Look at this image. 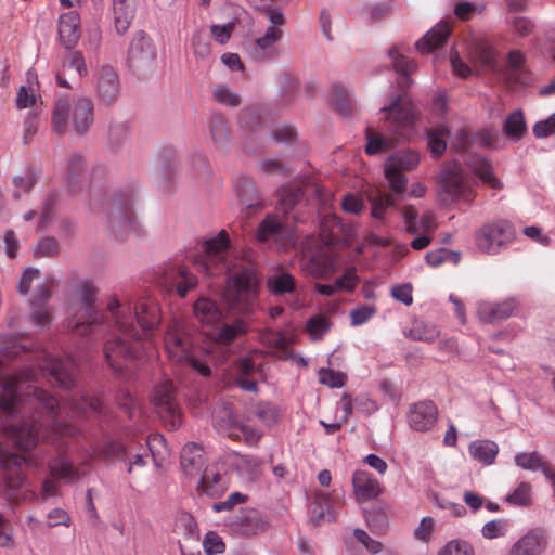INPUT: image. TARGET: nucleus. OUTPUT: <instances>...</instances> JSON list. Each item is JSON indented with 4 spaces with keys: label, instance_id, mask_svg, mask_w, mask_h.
<instances>
[{
    "label": "nucleus",
    "instance_id": "774afa93",
    "mask_svg": "<svg viewBox=\"0 0 555 555\" xmlns=\"http://www.w3.org/2000/svg\"><path fill=\"white\" fill-rule=\"evenodd\" d=\"M438 555H474V550L465 541L452 540L444 545Z\"/></svg>",
    "mask_w": 555,
    "mask_h": 555
},
{
    "label": "nucleus",
    "instance_id": "473e14b6",
    "mask_svg": "<svg viewBox=\"0 0 555 555\" xmlns=\"http://www.w3.org/2000/svg\"><path fill=\"white\" fill-rule=\"evenodd\" d=\"M248 414L258 418L264 426L278 424L282 417V410L270 401H259L248 409Z\"/></svg>",
    "mask_w": 555,
    "mask_h": 555
},
{
    "label": "nucleus",
    "instance_id": "f03ea898",
    "mask_svg": "<svg viewBox=\"0 0 555 555\" xmlns=\"http://www.w3.org/2000/svg\"><path fill=\"white\" fill-rule=\"evenodd\" d=\"M106 312L112 319V326L103 352L111 369L121 373L126 361L143 354L144 343L152 338L160 324V307L151 296L140 298L133 307L128 298L111 296Z\"/></svg>",
    "mask_w": 555,
    "mask_h": 555
},
{
    "label": "nucleus",
    "instance_id": "2eb2a0df",
    "mask_svg": "<svg viewBox=\"0 0 555 555\" xmlns=\"http://www.w3.org/2000/svg\"><path fill=\"white\" fill-rule=\"evenodd\" d=\"M256 237L259 242H274L280 247L293 244V230L279 215L269 214L259 223Z\"/></svg>",
    "mask_w": 555,
    "mask_h": 555
},
{
    "label": "nucleus",
    "instance_id": "e433bc0d",
    "mask_svg": "<svg viewBox=\"0 0 555 555\" xmlns=\"http://www.w3.org/2000/svg\"><path fill=\"white\" fill-rule=\"evenodd\" d=\"M234 189L242 205H244L247 208L260 206L258 190L254 181L249 177H240L235 181Z\"/></svg>",
    "mask_w": 555,
    "mask_h": 555
},
{
    "label": "nucleus",
    "instance_id": "603ef678",
    "mask_svg": "<svg viewBox=\"0 0 555 555\" xmlns=\"http://www.w3.org/2000/svg\"><path fill=\"white\" fill-rule=\"evenodd\" d=\"M475 59L487 70H496V53L492 47L480 42L476 47Z\"/></svg>",
    "mask_w": 555,
    "mask_h": 555
},
{
    "label": "nucleus",
    "instance_id": "f8f14e48",
    "mask_svg": "<svg viewBox=\"0 0 555 555\" xmlns=\"http://www.w3.org/2000/svg\"><path fill=\"white\" fill-rule=\"evenodd\" d=\"M152 402L160 418L170 429L175 430L181 425L182 415L176 401V390L171 380H164L155 386Z\"/></svg>",
    "mask_w": 555,
    "mask_h": 555
},
{
    "label": "nucleus",
    "instance_id": "09e8293b",
    "mask_svg": "<svg viewBox=\"0 0 555 555\" xmlns=\"http://www.w3.org/2000/svg\"><path fill=\"white\" fill-rule=\"evenodd\" d=\"M83 156L78 153H74L73 155H70L67 162L66 169V180L69 186L75 188L79 183L81 177L83 176Z\"/></svg>",
    "mask_w": 555,
    "mask_h": 555
},
{
    "label": "nucleus",
    "instance_id": "2f4dec72",
    "mask_svg": "<svg viewBox=\"0 0 555 555\" xmlns=\"http://www.w3.org/2000/svg\"><path fill=\"white\" fill-rule=\"evenodd\" d=\"M248 326L244 319L237 318L232 323L221 325L212 335L214 341L222 347L231 345L237 337L247 334Z\"/></svg>",
    "mask_w": 555,
    "mask_h": 555
},
{
    "label": "nucleus",
    "instance_id": "13d9d810",
    "mask_svg": "<svg viewBox=\"0 0 555 555\" xmlns=\"http://www.w3.org/2000/svg\"><path fill=\"white\" fill-rule=\"evenodd\" d=\"M60 253V246L57 241L52 236H46L38 241L34 247V256L36 258H52L57 256Z\"/></svg>",
    "mask_w": 555,
    "mask_h": 555
},
{
    "label": "nucleus",
    "instance_id": "680f3d73",
    "mask_svg": "<svg viewBox=\"0 0 555 555\" xmlns=\"http://www.w3.org/2000/svg\"><path fill=\"white\" fill-rule=\"evenodd\" d=\"M509 521L507 519H495L486 522L481 528L482 537L492 540L504 537L508 530Z\"/></svg>",
    "mask_w": 555,
    "mask_h": 555
},
{
    "label": "nucleus",
    "instance_id": "c756f323",
    "mask_svg": "<svg viewBox=\"0 0 555 555\" xmlns=\"http://www.w3.org/2000/svg\"><path fill=\"white\" fill-rule=\"evenodd\" d=\"M545 548V539L539 531H529L511 548L508 555H541Z\"/></svg>",
    "mask_w": 555,
    "mask_h": 555
},
{
    "label": "nucleus",
    "instance_id": "423d86ee",
    "mask_svg": "<svg viewBox=\"0 0 555 555\" xmlns=\"http://www.w3.org/2000/svg\"><path fill=\"white\" fill-rule=\"evenodd\" d=\"M386 114L389 135L383 137L367 127L365 129L366 146L369 155L386 152L396 146L397 142L405 137V132L413 124V108L404 94L396 96L388 105L380 108Z\"/></svg>",
    "mask_w": 555,
    "mask_h": 555
},
{
    "label": "nucleus",
    "instance_id": "dca6fc26",
    "mask_svg": "<svg viewBox=\"0 0 555 555\" xmlns=\"http://www.w3.org/2000/svg\"><path fill=\"white\" fill-rule=\"evenodd\" d=\"M94 80L100 104L113 106L120 93V80L116 69L111 65H102L94 74Z\"/></svg>",
    "mask_w": 555,
    "mask_h": 555
},
{
    "label": "nucleus",
    "instance_id": "ea45409f",
    "mask_svg": "<svg viewBox=\"0 0 555 555\" xmlns=\"http://www.w3.org/2000/svg\"><path fill=\"white\" fill-rule=\"evenodd\" d=\"M51 477L55 479H64L66 481H74L78 478V472L73 463L63 456H57L49 464Z\"/></svg>",
    "mask_w": 555,
    "mask_h": 555
},
{
    "label": "nucleus",
    "instance_id": "de8ad7c7",
    "mask_svg": "<svg viewBox=\"0 0 555 555\" xmlns=\"http://www.w3.org/2000/svg\"><path fill=\"white\" fill-rule=\"evenodd\" d=\"M280 206L284 214L291 210L304 197L302 189L298 185H287L279 191Z\"/></svg>",
    "mask_w": 555,
    "mask_h": 555
},
{
    "label": "nucleus",
    "instance_id": "f704fd0d",
    "mask_svg": "<svg viewBox=\"0 0 555 555\" xmlns=\"http://www.w3.org/2000/svg\"><path fill=\"white\" fill-rule=\"evenodd\" d=\"M193 311L198 321L208 325L218 323L222 318L219 306L214 300L205 297H201L194 302Z\"/></svg>",
    "mask_w": 555,
    "mask_h": 555
},
{
    "label": "nucleus",
    "instance_id": "4be33fe9",
    "mask_svg": "<svg viewBox=\"0 0 555 555\" xmlns=\"http://www.w3.org/2000/svg\"><path fill=\"white\" fill-rule=\"evenodd\" d=\"M352 486L356 499L359 502L372 500L380 493L379 482L366 470H356L353 473Z\"/></svg>",
    "mask_w": 555,
    "mask_h": 555
},
{
    "label": "nucleus",
    "instance_id": "69168bd1",
    "mask_svg": "<svg viewBox=\"0 0 555 555\" xmlns=\"http://www.w3.org/2000/svg\"><path fill=\"white\" fill-rule=\"evenodd\" d=\"M130 133L128 121H117L109 125L108 137L113 145H119L126 141Z\"/></svg>",
    "mask_w": 555,
    "mask_h": 555
},
{
    "label": "nucleus",
    "instance_id": "f257e3e1",
    "mask_svg": "<svg viewBox=\"0 0 555 555\" xmlns=\"http://www.w3.org/2000/svg\"><path fill=\"white\" fill-rule=\"evenodd\" d=\"M39 374L49 383L63 389L76 384V364L73 358L56 357L40 351L35 363L13 375L3 371L0 363V412L5 413L11 438L22 450H30L40 439H57L76 431L68 420L76 415L104 414L99 398L81 396L59 402L52 395L37 386Z\"/></svg>",
    "mask_w": 555,
    "mask_h": 555
},
{
    "label": "nucleus",
    "instance_id": "4468645a",
    "mask_svg": "<svg viewBox=\"0 0 555 555\" xmlns=\"http://www.w3.org/2000/svg\"><path fill=\"white\" fill-rule=\"evenodd\" d=\"M31 464V459L18 455L0 443V469L9 490L17 491L26 485L24 466Z\"/></svg>",
    "mask_w": 555,
    "mask_h": 555
},
{
    "label": "nucleus",
    "instance_id": "37998d69",
    "mask_svg": "<svg viewBox=\"0 0 555 555\" xmlns=\"http://www.w3.org/2000/svg\"><path fill=\"white\" fill-rule=\"evenodd\" d=\"M306 268L312 275L322 278L333 272L334 259L328 255H313L308 260Z\"/></svg>",
    "mask_w": 555,
    "mask_h": 555
},
{
    "label": "nucleus",
    "instance_id": "58836bf2",
    "mask_svg": "<svg viewBox=\"0 0 555 555\" xmlns=\"http://www.w3.org/2000/svg\"><path fill=\"white\" fill-rule=\"evenodd\" d=\"M515 464L526 470H541L544 476H548L551 474L552 466L547 465L542 456L537 452H519L514 457Z\"/></svg>",
    "mask_w": 555,
    "mask_h": 555
},
{
    "label": "nucleus",
    "instance_id": "4c0bfd02",
    "mask_svg": "<svg viewBox=\"0 0 555 555\" xmlns=\"http://www.w3.org/2000/svg\"><path fill=\"white\" fill-rule=\"evenodd\" d=\"M309 519L311 522L318 525L322 520L328 522L336 520V512L334 506L328 501L327 496L319 495L309 506Z\"/></svg>",
    "mask_w": 555,
    "mask_h": 555
},
{
    "label": "nucleus",
    "instance_id": "6ab92c4d",
    "mask_svg": "<svg viewBox=\"0 0 555 555\" xmlns=\"http://www.w3.org/2000/svg\"><path fill=\"white\" fill-rule=\"evenodd\" d=\"M437 415L438 410L433 401H420L410 406L408 423L416 431H427L436 424Z\"/></svg>",
    "mask_w": 555,
    "mask_h": 555
},
{
    "label": "nucleus",
    "instance_id": "7ed1b4c3",
    "mask_svg": "<svg viewBox=\"0 0 555 555\" xmlns=\"http://www.w3.org/2000/svg\"><path fill=\"white\" fill-rule=\"evenodd\" d=\"M229 237L225 230L202 244L201 253L195 257L194 264L207 275L229 274L225 299L233 314L246 315L253 310L256 297V275L253 269L243 268L231 273V261L227 259Z\"/></svg>",
    "mask_w": 555,
    "mask_h": 555
},
{
    "label": "nucleus",
    "instance_id": "f3484780",
    "mask_svg": "<svg viewBox=\"0 0 555 555\" xmlns=\"http://www.w3.org/2000/svg\"><path fill=\"white\" fill-rule=\"evenodd\" d=\"M160 283L167 293L185 297L197 285V278L185 266L168 264L164 269Z\"/></svg>",
    "mask_w": 555,
    "mask_h": 555
},
{
    "label": "nucleus",
    "instance_id": "c9c22d12",
    "mask_svg": "<svg viewBox=\"0 0 555 555\" xmlns=\"http://www.w3.org/2000/svg\"><path fill=\"white\" fill-rule=\"evenodd\" d=\"M198 488L210 498H218L227 490L224 476L206 468L198 482Z\"/></svg>",
    "mask_w": 555,
    "mask_h": 555
},
{
    "label": "nucleus",
    "instance_id": "393cba45",
    "mask_svg": "<svg viewBox=\"0 0 555 555\" xmlns=\"http://www.w3.org/2000/svg\"><path fill=\"white\" fill-rule=\"evenodd\" d=\"M80 17L76 11L64 13L59 18V37L66 49H72L80 38Z\"/></svg>",
    "mask_w": 555,
    "mask_h": 555
},
{
    "label": "nucleus",
    "instance_id": "bb28decb",
    "mask_svg": "<svg viewBox=\"0 0 555 555\" xmlns=\"http://www.w3.org/2000/svg\"><path fill=\"white\" fill-rule=\"evenodd\" d=\"M516 309L514 299H506L502 302H480L478 315L486 323H494L509 318Z\"/></svg>",
    "mask_w": 555,
    "mask_h": 555
},
{
    "label": "nucleus",
    "instance_id": "c03bdc74",
    "mask_svg": "<svg viewBox=\"0 0 555 555\" xmlns=\"http://www.w3.org/2000/svg\"><path fill=\"white\" fill-rule=\"evenodd\" d=\"M270 292L275 295L291 294L296 288V282L292 274L281 273L268 281Z\"/></svg>",
    "mask_w": 555,
    "mask_h": 555
},
{
    "label": "nucleus",
    "instance_id": "79ce46f5",
    "mask_svg": "<svg viewBox=\"0 0 555 555\" xmlns=\"http://www.w3.org/2000/svg\"><path fill=\"white\" fill-rule=\"evenodd\" d=\"M503 129L508 138L519 141L527 130L522 112L515 111L509 114L504 121Z\"/></svg>",
    "mask_w": 555,
    "mask_h": 555
},
{
    "label": "nucleus",
    "instance_id": "0e129e2a",
    "mask_svg": "<svg viewBox=\"0 0 555 555\" xmlns=\"http://www.w3.org/2000/svg\"><path fill=\"white\" fill-rule=\"evenodd\" d=\"M214 98L217 102L228 106H238L241 98L238 94L232 92L229 87L224 85H217L212 89Z\"/></svg>",
    "mask_w": 555,
    "mask_h": 555
},
{
    "label": "nucleus",
    "instance_id": "bf43d9fd",
    "mask_svg": "<svg viewBox=\"0 0 555 555\" xmlns=\"http://www.w3.org/2000/svg\"><path fill=\"white\" fill-rule=\"evenodd\" d=\"M280 93L284 96H293L299 89V79L289 72H281L276 77Z\"/></svg>",
    "mask_w": 555,
    "mask_h": 555
},
{
    "label": "nucleus",
    "instance_id": "9b49d317",
    "mask_svg": "<svg viewBox=\"0 0 555 555\" xmlns=\"http://www.w3.org/2000/svg\"><path fill=\"white\" fill-rule=\"evenodd\" d=\"M157 51L151 37L143 30L137 31L129 44L127 64L137 76H145L156 66Z\"/></svg>",
    "mask_w": 555,
    "mask_h": 555
},
{
    "label": "nucleus",
    "instance_id": "052dcab7",
    "mask_svg": "<svg viewBox=\"0 0 555 555\" xmlns=\"http://www.w3.org/2000/svg\"><path fill=\"white\" fill-rule=\"evenodd\" d=\"M333 104L335 109L343 116H349L352 113V104L349 93L339 86L333 89Z\"/></svg>",
    "mask_w": 555,
    "mask_h": 555
},
{
    "label": "nucleus",
    "instance_id": "39448f33",
    "mask_svg": "<svg viewBox=\"0 0 555 555\" xmlns=\"http://www.w3.org/2000/svg\"><path fill=\"white\" fill-rule=\"evenodd\" d=\"M420 155L415 151L406 150L393 153L384 164L385 178L395 194L378 192L369 196L371 216L382 220L388 208L395 207L397 198L406 191L408 178L403 171L417 167Z\"/></svg>",
    "mask_w": 555,
    "mask_h": 555
},
{
    "label": "nucleus",
    "instance_id": "b1692460",
    "mask_svg": "<svg viewBox=\"0 0 555 555\" xmlns=\"http://www.w3.org/2000/svg\"><path fill=\"white\" fill-rule=\"evenodd\" d=\"M94 121V106L91 99L81 96L74 101L73 129L78 134L89 131Z\"/></svg>",
    "mask_w": 555,
    "mask_h": 555
},
{
    "label": "nucleus",
    "instance_id": "72a5a7b5",
    "mask_svg": "<svg viewBox=\"0 0 555 555\" xmlns=\"http://www.w3.org/2000/svg\"><path fill=\"white\" fill-rule=\"evenodd\" d=\"M470 456L483 465H491L494 463L499 453V446L488 439H480L470 442L468 447Z\"/></svg>",
    "mask_w": 555,
    "mask_h": 555
},
{
    "label": "nucleus",
    "instance_id": "412c9836",
    "mask_svg": "<svg viewBox=\"0 0 555 555\" xmlns=\"http://www.w3.org/2000/svg\"><path fill=\"white\" fill-rule=\"evenodd\" d=\"M74 101H70L67 94L59 95L54 102L52 111V131L57 134H64L68 126H73Z\"/></svg>",
    "mask_w": 555,
    "mask_h": 555
},
{
    "label": "nucleus",
    "instance_id": "6e6d98bb",
    "mask_svg": "<svg viewBox=\"0 0 555 555\" xmlns=\"http://www.w3.org/2000/svg\"><path fill=\"white\" fill-rule=\"evenodd\" d=\"M194 55L197 59H206L210 55L211 46L209 35L205 29H198L192 37Z\"/></svg>",
    "mask_w": 555,
    "mask_h": 555
},
{
    "label": "nucleus",
    "instance_id": "c85d7f7f",
    "mask_svg": "<svg viewBox=\"0 0 555 555\" xmlns=\"http://www.w3.org/2000/svg\"><path fill=\"white\" fill-rule=\"evenodd\" d=\"M180 465L185 475H198L204 466L203 448L195 442L184 444L180 453Z\"/></svg>",
    "mask_w": 555,
    "mask_h": 555
},
{
    "label": "nucleus",
    "instance_id": "a18cd8bd",
    "mask_svg": "<svg viewBox=\"0 0 555 555\" xmlns=\"http://www.w3.org/2000/svg\"><path fill=\"white\" fill-rule=\"evenodd\" d=\"M448 129L443 126L431 129L427 132V144L434 157L441 156L446 149V137L448 135Z\"/></svg>",
    "mask_w": 555,
    "mask_h": 555
},
{
    "label": "nucleus",
    "instance_id": "338daca9",
    "mask_svg": "<svg viewBox=\"0 0 555 555\" xmlns=\"http://www.w3.org/2000/svg\"><path fill=\"white\" fill-rule=\"evenodd\" d=\"M203 547L206 555H218L222 554L225 550V545L216 532L209 531L206 533L203 540Z\"/></svg>",
    "mask_w": 555,
    "mask_h": 555
},
{
    "label": "nucleus",
    "instance_id": "6e6552de",
    "mask_svg": "<svg viewBox=\"0 0 555 555\" xmlns=\"http://www.w3.org/2000/svg\"><path fill=\"white\" fill-rule=\"evenodd\" d=\"M133 186L115 190L105 203V211L109 227L116 234H125L138 230V219L134 211Z\"/></svg>",
    "mask_w": 555,
    "mask_h": 555
},
{
    "label": "nucleus",
    "instance_id": "5fc2aeb1",
    "mask_svg": "<svg viewBox=\"0 0 555 555\" xmlns=\"http://www.w3.org/2000/svg\"><path fill=\"white\" fill-rule=\"evenodd\" d=\"M262 341L268 347L281 351L285 358L289 357L288 343L284 333L273 330L267 331L262 334Z\"/></svg>",
    "mask_w": 555,
    "mask_h": 555
},
{
    "label": "nucleus",
    "instance_id": "a211bd4d",
    "mask_svg": "<svg viewBox=\"0 0 555 555\" xmlns=\"http://www.w3.org/2000/svg\"><path fill=\"white\" fill-rule=\"evenodd\" d=\"M53 287V279H46L36 287L35 294L30 300L33 320L36 326L47 327L50 324L51 318L47 304L51 297Z\"/></svg>",
    "mask_w": 555,
    "mask_h": 555
},
{
    "label": "nucleus",
    "instance_id": "8fccbe9b",
    "mask_svg": "<svg viewBox=\"0 0 555 555\" xmlns=\"http://www.w3.org/2000/svg\"><path fill=\"white\" fill-rule=\"evenodd\" d=\"M178 530H181L185 540L191 543H198L199 537L194 518L189 513H181L176 520Z\"/></svg>",
    "mask_w": 555,
    "mask_h": 555
},
{
    "label": "nucleus",
    "instance_id": "a878e982",
    "mask_svg": "<svg viewBox=\"0 0 555 555\" xmlns=\"http://www.w3.org/2000/svg\"><path fill=\"white\" fill-rule=\"evenodd\" d=\"M214 425L222 434L232 439L238 438L237 428L241 425L238 416L234 413L230 403L222 404L214 411Z\"/></svg>",
    "mask_w": 555,
    "mask_h": 555
},
{
    "label": "nucleus",
    "instance_id": "cd10ccee",
    "mask_svg": "<svg viewBox=\"0 0 555 555\" xmlns=\"http://www.w3.org/2000/svg\"><path fill=\"white\" fill-rule=\"evenodd\" d=\"M450 34V25L441 21L416 41L415 48L421 53H429L441 47L447 41Z\"/></svg>",
    "mask_w": 555,
    "mask_h": 555
},
{
    "label": "nucleus",
    "instance_id": "20e7f679",
    "mask_svg": "<svg viewBox=\"0 0 555 555\" xmlns=\"http://www.w3.org/2000/svg\"><path fill=\"white\" fill-rule=\"evenodd\" d=\"M96 287L90 282H81L77 286V298L70 305L72 318L67 327L76 335L98 340L109 334L112 319L95 307Z\"/></svg>",
    "mask_w": 555,
    "mask_h": 555
},
{
    "label": "nucleus",
    "instance_id": "49530a36",
    "mask_svg": "<svg viewBox=\"0 0 555 555\" xmlns=\"http://www.w3.org/2000/svg\"><path fill=\"white\" fill-rule=\"evenodd\" d=\"M474 172L490 188L494 190L502 189V182L494 176L491 165L485 158L477 157Z\"/></svg>",
    "mask_w": 555,
    "mask_h": 555
},
{
    "label": "nucleus",
    "instance_id": "7c9ffc66",
    "mask_svg": "<svg viewBox=\"0 0 555 555\" xmlns=\"http://www.w3.org/2000/svg\"><path fill=\"white\" fill-rule=\"evenodd\" d=\"M137 0H113V12L116 31L124 35L134 17Z\"/></svg>",
    "mask_w": 555,
    "mask_h": 555
},
{
    "label": "nucleus",
    "instance_id": "e2e57ef3",
    "mask_svg": "<svg viewBox=\"0 0 555 555\" xmlns=\"http://www.w3.org/2000/svg\"><path fill=\"white\" fill-rule=\"evenodd\" d=\"M264 109L260 106H250L240 114V122L245 128H255L262 124Z\"/></svg>",
    "mask_w": 555,
    "mask_h": 555
},
{
    "label": "nucleus",
    "instance_id": "5701e85b",
    "mask_svg": "<svg viewBox=\"0 0 555 555\" xmlns=\"http://www.w3.org/2000/svg\"><path fill=\"white\" fill-rule=\"evenodd\" d=\"M388 56L391 60L392 68L398 74V87L401 90L408 89L413 82L410 76L415 72L416 63L400 53L397 46H393L388 50Z\"/></svg>",
    "mask_w": 555,
    "mask_h": 555
},
{
    "label": "nucleus",
    "instance_id": "4d7b16f0",
    "mask_svg": "<svg viewBox=\"0 0 555 555\" xmlns=\"http://www.w3.org/2000/svg\"><path fill=\"white\" fill-rule=\"evenodd\" d=\"M330 320L322 314L311 317L306 324L307 332L314 340L322 338V336L330 330Z\"/></svg>",
    "mask_w": 555,
    "mask_h": 555
},
{
    "label": "nucleus",
    "instance_id": "ddd939ff",
    "mask_svg": "<svg viewBox=\"0 0 555 555\" xmlns=\"http://www.w3.org/2000/svg\"><path fill=\"white\" fill-rule=\"evenodd\" d=\"M165 348L168 356L176 362L182 363L192 353V338L185 323L173 319L167 326L164 337Z\"/></svg>",
    "mask_w": 555,
    "mask_h": 555
},
{
    "label": "nucleus",
    "instance_id": "864d4df0",
    "mask_svg": "<svg viewBox=\"0 0 555 555\" xmlns=\"http://www.w3.org/2000/svg\"><path fill=\"white\" fill-rule=\"evenodd\" d=\"M210 133L218 145L227 143L229 137L228 124L220 114H212L210 118Z\"/></svg>",
    "mask_w": 555,
    "mask_h": 555
},
{
    "label": "nucleus",
    "instance_id": "1a4fd4ad",
    "mask_svg": "<svg viewBox=\"0 0 555 555\" xmlns=\"http://www.w3.org/2000/svg\"><path fill=\"white\" fill-rule=\"evenodd\" d=\"M439 197L444 205L455 202L472 203L474 190L469 178L459 163H448L442 166L439 178Z\"/></svg>",
    "mask_w": 555,
    "mask_h": 555
},
{
    "label": "nucleus",
    "instance_id": "3c124183",
    "mask_svg": "<svg viewBox=\"0 0 555 555\" xmlns=\"http://www.w3.org/2000/svg\"><path fill=\"white\" fill-rule=\"evenodd\" d=\"M367 527L374 533H384L387 529L388 519L386 513L380 508H372L364 512Z\"/></svg>",
    "mask_w": 555,
    "mask_h": 555
},
{
    "label": "nucleus",
    "instance_id": "aec40b11",
    "mask_svg": "<svg viewBox=\"0 0 555 555\" xmlns=\"http://www.w3.org/2000/svg\"><path fill=\"white\" fill-rule=\"evenodd\" d=\"M234 530L243 535L250 537L263 532L268 522L261 513L254 508L241 509L231 522Z\"/></svg>",
    "mask_w": 555,
    "mask_h": 555
},
{
    "label": "nucleus",
    "instance_id": "9d476101",
    "mask_svg": "<svg viewBox=\"0 0 555 555\" xmlns=\"http://www.w3.org/2000/svg\"><path fill=\"white\" fill-rule=\"evenodd\" d=\"M513 224L503 219L485 223L476 233L477 248L488 255H496L515 240Z\"/></svg>",
    "mask_w": 555,
    "mask_h": 555
},
{
    "label": "nucleus",
    "instance_id": "0eeeda50",
    "mask_svg": "<svg viewBox=\"0 0 555 555\" xmlns=\"http://www.w3.org/2000/svg\"><path fill=\"white\" fill-rule=\"evenodd\" d=\"M93 452L101 461L125 463L127 473L131 474L135 467H144L147 464L150 448L132 439L107 438L98 444Z\"/></svg>",
    "mask_w": 555,
    "mask_h": 555
},
{
    "label": "nucleus",
    "instance_id": "a19ab883",
    "mask_svg": "<svg viewBox=\"0 0 555 555\" xmlns=\"http://www.w3.org/2000/svg\"><path fill=\"white\" fill-rule=\"evenodd\" d=\"M505 502L516 507H529L532 505V486L527 481H521L518 486L505 496Z\"/></svg>",
    "mask_w": 555,
    "mask_h": 555
}]
</instances>
